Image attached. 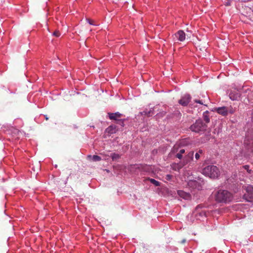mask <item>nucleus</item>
Here are the masks:
<instances>
[{
    "label": "nucleus",
    "instance_id": "6e6552de",
    "mask_svg": "<svg viewBox=\"0 0 253 253\" xmlns=\"http://www.w3.org/2000/svg\"><path fill=\"white\" fill-rule=\"evenodd\" d=\"M108 114L110 120H115L116 122L118 121V120H120L119 118L123 116V115L119 112L115 113H109Z\"/></svg>",
    "mask_w": 253,
    "mask_h": 253
},
{
    "label": "nucleus",
    "instance_id": "4be33fe9",
    "mask_svg": "<svg viewBox=\"0 0 253 253\" xmlns=\"http://www.w3.org/2000/svg\"><path fill=\"white\" fill-rule=\"evenodd\" d=\"M176 157L178 158L179 159H181L182 158V155L179 153H178L175 155Z\"/></svg>",
    "mask_w": 253,
    "mask_h": 253
},
{
    "label": "nucleus",
    "instance_id": "f8f14e48",
    "mask_svg": "<svg viewBox=\"0 0 253 253\" xmlns=\"http://www.w3.org/2000/svg\"><path fill=\"white\" fill-rule=\"evenodd\" d=\"M217 112L223 116L227 115L228 110L226 107H218L216 109Z\"/></svg>",
    "mask_w": 253,
    "mask_h": 253
},
{
    "label": "nucleus",
    "instance_id": "2eb2a0df",
    "mask_svg": "<svg viewBox=\"0 0 253 253\" xmlns=\"http://www.w3.org/2000/svg\"><path fill=\"white\" fill-rule=\"evenodd\" d=\"M88 157L91 158L92 160L95 162L99 161L101 160V157L97 155H93V156H88Z\"/></svg>",
    "mask_w": 253,
    "mask_h": 253
},
{
    "label": "nucleus",
    "instance_id": "72a5a7b5",
    "mask_svg": "<svg viewBox=\"0 0 253 253\" xmlns=\"http://www.w3.org/2000/svg\"><path fill=\"white\" fill-rule=\"evenodd\" d=\"M174 150L175 149V146L173 147Z\"/></svg>",
    "mask_w": 253,
    "mask_h": 253
},
{
    "label": "nucleus",
    "instance_id": "aec40b11",
    "mask_svg": "<svg viewBox=\"0 0 253 253\" xmlns=\"http://www.w3.org/2000/svg\"><path fill=\"white\" fill-rule=\"evenodd\" d=\"M52 35L56 37H59L60 36V33L59 31L56 30L53 33Z\"/></svg>",
    "mask_w": 253,
    "mask_h": 253
},
{
    "label": "nucleus",
    "instance_id": "7ed1b4c3",
    "mask_svg": "<svg viewBox=\"0 0 253 253\" xmlns=\"http://www.w3.org/2000/svg\"><path fill=\"white\" fill-rule=\"evenodd\" d=\"M207 125L204 123L201 119L197 120L194 123L189 127V129L195 133L204 132L207 128Z\"/></svg>",
    "mask_w": 253,
    "mask_h": 253
},
{
    "label": "nucleus",
    "instance_id": "0eeeda50",
    "mask_svg": "<svg viewBox=\"0 0 253 253\" xmlns=\"http://www.w3.org/2000/svg\"><path fill=\"white\" fill-rule=\"evenodd\" d=\"M194 152H189L183 158V162L187 165L193 159Z\"/></svg>",
    "mask_w": 253,
    "mask_h": 253
},
{
    "label": "nucleus",
    "instance_id": "c85d7f7f",
    "mask_svg": "<svg viewBox=\"0 0 253 253\" xmlns=\"http://www.w3.org/2000/svg\"><path fill=\"white\" fill-rule=\"evenodd\" d=\"M197 153H199V155L203 153V151L202 150H199Z\"/></svg>",
    "mask_w": 253,
    "mask_h": 253
},
{
    "label": "nucleus",
    "instance_id": "dca6fc26",
    "mask_svg": "<svg viewBox=\"0 0 253 253\" xmlns=\"http://www.w3.org/2000/svg\"><path fill=\"white\" fill-rule=\"evenodd\" d=\"M148 180H149L151 183L153 184L156 186H160V183L159 181L155 180L154 179L149 178Z\"/></svg>",
    "mask_w": 253,
    "mask_h": 253
},
{
    "label": "nucleus",
    "instance_id": "f257e3e1",
    "mask_svg": "<svg viewBox=\"0 0 253 253\" xmlns=\"http://www.w3.org/2000/svg\"><path fill=\"white\" fill-rule=\"evenodd\" d=\"M233 199L232 194L225 190H219L215 194V199L219 203H228Z\"/></svg>",
    "mask_w": 253,
    "mask_h": 253
},
{
    "label": "nucleus",
    "instance_id": "6ab92c4d",
    "mask_svg": "<svg viewBox=\"0 0 253 253\" xmlns=\"http://www.w3.org/2000/svg\"><path fill=\"white\" fill-rule=\"evenodd\" d=\"M124 120L122 119L118 120V121L116 122L117 124L121 126H124Z\"/></svg>",
    "mask_w": 253,
    "mask_h": 253
},
{
    "label": "nucleus",
    "instance_id": "39448f33",
    "mask_svg": "<svg viewBox=\"0 0 253 253\" xmlns=\"http://www.w3.org/2000/svg\"><path fill=\"white\" fill-rule=\"evenodd\" d=\"M191 96L189 94H185L179 100L178 103L183 106H187L190 102Z\"/></svg>",
    "mask_w": 253,
    "mask_h": 253
},
{
    "label": "nucleus",
    "instance_id": "9d476101",
    "mask_svg": "<svg viewBox=\"0 0 253 253\" xmlns=\"http://www.w3.org/2000/svg\"><path fill=\"white\" fill-rule=\"evenodd\" d=\"M229 96L232 100H237L240 98V95L237 90H234L231 91Z\"/></svg>",
    "mask_w": 253,
    "mask_h": 253
},
{
    "label": "nucleus",
    "instance_id": "473e14b6",
    "mask_svg": "<svg viewBox=\"0 0 253 253\" xmlns=\"http://www.w3.org/2000/svg\"><path fill=\"white\" fill-rule=\"evenodd\" d=\"M16 131H17L18 132H19L17 129H16Z\"/></svg>",
    "mask_w": 253,
    "mask_h": 253
},
{
    "label": "nucleus",
    "instance_id": "7c9ffc66",
    "mask_svg": "<svg viewBox=\"0 0 253 253\" xmlns=\"http://www.w3.org/2000/svg\"><path fill=\"white\" fill-rule=\"evenodd\" d=\"M185 241H185V240H183L182 241V243H184L185 242Z\"/></svg>",
    "mask_w": 253,
    "mask_h": 253
},
{
    "label": "nucleus",
    "instance_id": "5701e85b",
    "mask_svg": "<svg viewBox=\"0 0 253 253\" xmlns=\"http://www.w3.org/2000/svg\"><path fill=\"white\" fill-rule=\"evenodd\" d=\"M172 178V175H170V174H168L166 175V179L168 180H170Z\"/></svg>",
    "mask_w": 253,
    "mask_h": 253
},
{
    "label": "nucleus",
    "instance_id": "1a4fd4ad",
    "mask_svg": "<svg viewBox=\"0 0 253 253\" xmlns=\"http://www.w3.org/2000/svg\"><path fill=\"white\" fill-rule=\"evenodd\" d=\"M185 34L182 30H179L175 34V37L180 42H183L185 39Z\"/></svg>",
    "mask_w": 253,
    "mask_h": 253
},
{
    "label": "nucleus",
    "instance_id": "a878e982",
    "mask_svg": "<svg viewBox=\"0 0 253 253\" xmlns=\"http://www.w3.org/2000/svg\"><path fill=\"white\" fill-rule=\"evenodd\" d=\"M200 157V155H199V153H196L195 154V158L196 160L199 159Z\"/></svg>",
    "mask_w": 253,
    "mask_h": 253
},
{
    "label": "nucleus",
    "instance_id": "a211bd4d",
    "mask_svg": "<svg viewBox=\"0 0 253 253\" xmlns=\"http://www.w3.org/2000/svg\"><path fill=\"white\" fill-rule=\"evenodd\" d=\"M243 168L246 169L247 171V172L250 174H251L252 172V170L249 169L250 166L249 165L243 166Z\"/></svg>",
    "mask_w": 253,
    "mask_h": 253
},
{
    "label": "nucleus",
    "instance_id": "bb28decb",
    "mask_svg": "<svg viewBox=\"0 0 253 253\" xmlns=\"http://www.w3.org/2000/svg\"><path fill=\"white\" fill-rule=\"evenodd\" d=\"M185 151L184 149H181L180 150L179 153H180L181 154H183L185 153Z\"/></svg>",
    "mask_w": 253,
    "mask_h": 253
},
{
    "label": "nucleus",
    "instance_id": "f3484780",
    "mask_svg": "<svg viewBox=\"0 0 253 253\" xmlns=\"http://www.w3.org/2000/svg\"><path fill=\"white\" fill-rule=\"evenodd\" d=\"M186 164H185L183 161L180 162L178 164H175V166H177L180 169H181Z\"/></svg>",
    "mask_w": 253,
    "mask_h": 253
},
{
    "label": "nucleus",
    "instance_id": "9b49d317",
    "mask_svg": "<svg viewBox=\"0 0 253 253\" xmlns=\"http://www.w3.org/2000/svg\"><path fill=\"white\" fill-rule=\"evenodd\" d=\"M177 194L179 196L185 200H189L190 199L191 196L188 193L185 192L182 190H178Z\"/></svg>",
    "mask_w": 253,
    "mask_h": 253
},
{
    "label": "nucleus",
    "instance_id": "393cba45",
    "mask_svg": "<svg viewBox=\"0 0 253 253\" xmlns=\"http://www.w3.org/2000/svg\"><path fill=\"white\" fill-rule=\"evenodd\" d=\"M86 20L87 21V22H88V23L89 24L94 25L93 21H92V20H90L89 19H86Z\"/></svg>",
    "mask_w": 253,
    "mask_h": 253
},
{
    "label": "nucleus",
    "instance_id": "c756f323",
    "mask_svg": "<svg viewBox=\"0 0 253 253\" xmlns=\"http://www.w3.org/2000/svg\"><path fill=\"white\" fill-rule=\"evenodd\" d=\"M45 118L46 120H48V118H47V116H45Z\"/></svg>",
    "mask_w": 253,
    "mask_h": 253
},
{
    "label": "nucleus",
    "instance_id": "ddd939ff",
    "mask_svg": "<svg viewBox=\"0 0 253 253\" xmlns=\"http://www.w3.org/2000/svg\"><path fill=\"white\" fill-rule=\"evenodd\" d=\"M209 112L206 111L203 113V119L206 122V124L209 123L210 122V118L208 115Z\"/></svg>",
    "mask_w": 253,
    "mask_h": 253
},
{
    "label": "nucleus",
    "instance_id": "f03ea898",
    "mask_svg": "<svg viewBox=\"0 0 253 253\" xmlns=\"http://www.w3.org/2000/svg\"><path fill=\"white\" fill-rule=\"evenodd\" d=\"M202 173L207 176L214 178L218 177L219 174V171L216 166L210 165L203 169Z\"/></svg>",
    "mask_w": 253,
    "mask_h": 253
},
{
    "label": "nucleus",
    "instance_id": "4468645a",
    "mask_svg": "<svg viewBox=\"0 0 253 253\" xmlns=\"http://www.w3.org/2000/svg\"><path fill=\"white\" fill-rule=\"evenodd\" d=\"M110 156L113 161H116L120 158V155L116 153H111Z\"/></svg>",
    "mask_w": 253,
    "mask_h": 253
},
{
    "label": "nucleus",
    "instance_id": "423d86ee",
    "mask_svg": "<svg viewBox=\"0 0 253 253\" xmlns=\"http://www.w3.org/2000/svg\"><path fill=\"white\" fill-rule=\"evenodd\" d=\"M188 185L189 187L193 189H197L200 190L201 188L200 183L196 180H190L188 182Z\"/></svg>",
    "mask_w": 253,
    "mask_h": 253
},
{
    "label": "nucleus",
    "instance_id": "2f4dec72",
    "mask_svg": "<svg viewBox=\"0 0 253 253\" xmlns=\"http://www.w3.org/2000/svg\"><path fill=\"white\" fill-rule=\"evenodd\" d=\"M112 127L111 126H109L108 129H111Z\"/></svg>",
    "mask_w": 253,
    "mask_h": 253
},
{
    "label": "nucleus",
    "instance_id": "b1692460",
    "mask_svg": "<svg viewBox=\"0 0 253 253\" xmlns=\"http://www.w3.org/2000/svg\"><path fill=\"white\" fill-rule=\"evenodd\" d=\"M195 102L196 103L201 104L205 105L204 102L202 100H195Z\"/></svg>",
    "mask_w": 253,
    "mask_h": 253
},
{
    "label": "nucleus",
    "instance_id": "20e7f679",
    "mask_svg": "<svg viewBox=\"0 0 253 253\" xmlns=\"http://www.w3.org/2000/svg\"><path fill=\"white\" fill-rule=\"evenodd\" d=\"M246 193L244 195V198L247 201L253 202V186L250 185L244 186Z\"/></svg>",
    "mask_w": 253,
    "mask_h": 253
},
{
    "label": "nucleus",
    "instance_id": "cd10ccee",
    "mask_svg": "<svg viewBox=\"0 0 253 253\" xmlns=\"http://www.w3.org/2000/svg\"><path fill=\"white\" fill-rule=\"evenodd\" d=\"M231 2L230 0H228L227 2H226V5H230L231 4Z\"/></svg>",
    "mask_w": 253,
    "mask_h": 253
},
{
    "label": "nucleus",
    "instance_id": "412c9836",
    "mask_svg": "<svg viewBox=\"0 0 253 253\" xmlns=\"http://www.w3.org/2000/svg\"><path fill=\"white\" fill-rule=\"evenodd\" d=\"M172 168L174 170L179 171L180 170V169L177 166H175V164L172 165Z\"/></svg>",
    "mask_w": 253,
    "mask_h": 253
}]
</instances>
